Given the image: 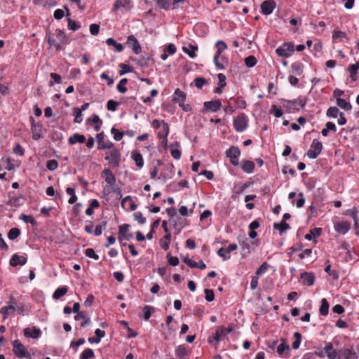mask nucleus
<instances>
[{
    "mask_svg": "<svg viewBox=\"0 0 359 359\" xmlns=\"http://www.w3.org/2000/svg\"><path fill=\"white\" fill-rule=\"evenodd\" d=\"M57 37L58 39V42H56L55 40L53 39V35L51 32L49 31L48 29L46 30V37H47V41L48 45L52 47L54 46L56 48L57 50H60L62 48V45L65 43V41L66 39V35L65 33L60 29L57 30Z\"/></svg>",
    "mask_w": 359,
    "mask_h": 359,
    "instance_id": "f257e3e1",
    "label": "nucleus"
},
{
    "mask_svg": "<svg viewBox=\"0 0 359 359\" xmlns=\"http://www.w3.org/2000/svg\"><path fill=\"white\" fill-rule=\"evenodd\" d=\"M12 345L13 352L15 356L19 358L32 359V355L27 351L26 347L19 340H14Z\"/></svg>",
    "mask_w": 359,
    "mask_h": 359,
    "instance_id": "f03ea898",
    "label": "nucleus"
},
{
    "mask_svg": "<svg viewBox=\"0 0 359 359\" xmlns=\"http://www.w3.org/2000/svg\"><path fill=\"white\" fill-rule=\"evenodd\" d=\"M72 309L74 313H76V315L74 316V319L76 320H80V318H83V321H81V327H84L87 326L88 325H89L90 322V319L89 317H88L86 315L85 312L79 311L80 304L79 302L74 303L73 305V308Z\"/></svg>",
    "mask_w": 359,
    "mask_h": 359,
    "instance_id": "7ed1b4c3",
    "label": "nucleus"
},
{
    "mask_svg": "<svg viewBox=\"0 0 359 359\" xmlns=\"http://www.w3.org/2000/svg\"><path fill=\"white\" fill-rule=\"evenodd\" d=\"M105 160L114 168H118L120 165L121 153L118 149H113L109 155L105 156Z\"/></svg>",
    "mask_w": 359,
    "mask_h": 359,
    "instance_id": "20e7f679",
    "label": "nucleus"
},
{
    "mask_svg": "<svg viewBox=\"0 0 359 359\" xmlns=\"http://www.w3.org/2000/svg\"><path fill=\"white\" fill-rule=\"evenodd\" d=\"M323 149V144L317 140H313L311 149L307 151L306 155L310 158H316Z\"/></svg>",
    "mask_w": 359,
    "mask_h": 359,
    "instance_id": "39448f33",
    "label": "nucleus"
},
{
    "mask_svg": "<svg viewBox=\"0 0 359 359\" xmlns=\"http://www.w3.org/2000/svg\"><path fill=\"white\" fill-rule=\"evenodd\" d=\"M233 126L237 132H243L248 126L246 116L244 114L238 115L233 121Z\"/></svg>",
    "mask_w": 359,
    "mask_h": 359,
    "instance_id": "423d86ee",
    "label": "nucleus"
},
{
    "mask_svg": "<svg viewBox=\"0 0 359 359\" xmlns=\"http://www.w3.org/2000/svg\"><path fill=\"white\" fill-rule=\"evenodd\" d=\"M203 107L204 109L202 110V112H204L205 111L216 112L221 109L222 104L219 100H215L212 101L205 102Z\"/></svg>",
    "mask_w": 359,
    "mask_h": 359,
    "instance_id": "0eeeda50",
    "label": "nucleus"
},
{
    "mask_svg": "<svg viewBox=\"0 0 359 359\" xmlns=\"http://www.w3.org/2000/svg\"><path fill=\"white\" fill-rule=\"evenodd\" d=\"M276 6V4L273 0H266L261 4V11L264 15H268L273 13Z\"/></svg>",
    "mask_w": 359,
    "mask_h": 359,
    "instance_id": "6e6552de",
    "label": "nucleus"
},
{
    "mask_svg": "<svg viewBox=\"0 0 359 359\" xmlns=\"http://www.w3.org/2000/svg\"><path fill=\"white\" fill-rule=\"evenodd\" d=\"M126 44L133 49L135 54H140L142 52V47L133 35L128 36Z\"/></svg>",
    "mask_w": 359,
    "mask_h": 359,
    "instance_id": "1a4fd4ad",
    "label": "nucleus"
},
{
    "mask_svg": "<svg viewBox=\"0 0 359 359\" xmlns=\"http://www.w3.org/2000/svg\"><path fill=\"white\" fill-rule=\"evenodd\" d=\"M334 230L340 233L345 234L351 228V224L348 222H337L334 224Z\"/></svg>",
    "mask_w": 359,
    "mask_h": 359,
    "instance_id": "9d476101",
    "label": "nucleus"
},
{
    "mask_svg": "<svg viewBox=\"0 0 359 359\" xmlns=\"http://www.w3.org/2000/svg\"><path fill=\"white\" fill-rule=\"evenodd\" d=\"M104 135L103 132L98 133L96 136L97 142H98V149H112L114 147V144L111 142H107V143H104Z\"/></svg>",
    "mask_w": 359,
    "mask_h": 359,
    "instance_id": "9b49d317",
    "label": "nucleus"
},
{
    "mask_svg": "<svg viewBox=\"0 0 359 359\" xmlns=\"http://www.w3.org/2000/svg\"><path fill=\"white\" fill-rule=\"evenodd\" d=\"M15 302L13 301V298H11L10 304L7 306L3 307L0 312L3 314V318L5 320L11 313H13L15 311Z\"/></svg>",
    "mask_w": 359,
    "mask_h": 359,
    "instance_id": "f8f14e48",
    "label": "nucleus"
},
{
    "mask_svg": "<svg viewBox=\"0 0 359 359\" xmlns=\"http://www.w3.org/2000/svg\"><path fill=\"white\" fill-rule=\"evenodd\" d=\"M30 121L32 122V138L34 140H38L41 137V126L39 124H35L34 119L32 116L30 117Z\"/></svg>",
    "mask_w": 359,
    "mask_h": 359,
    "instance_id": "ddd939ff",
    "label": "nucleus"
},
{
    "mask_svg": "<svg viewBox=\"0 0 359 359\" xmlns=\"http://www.w3.org/2000/svg\"><path fill=\"white\" fill-rule=\"evenodd\" d=\"M324 350L328 359H336L337 358V351L334 349L333 345L331 342H327L325 344Z\"/></svg>",
    "mask_w": 359,
    "mask_h": 359,
    "instance_id": "4468645a",
    "label": "nucleus"
},
{
    "mask_svg": "<svg viewBox=\"0 0 359 359\" xmlns=\"http://www.w3.org/2000/svg\"><path fill=\"white\" fill-rule=\"evenodd\" d=\"M254 242L250 243L248 239H245L241 242H240V246L241 248L242 256L245 257L248 255H249L252 250L251 245H253Z\"/></svg>",
    "mask_w": 359,
    "mask_h": 359,
    "instance_id": "2eb2a0df",
    "label": "nucleus"
},
{
    "mask_svg": "<svg viewBox=\"0 0 359 359\" xmlns=\"http://www.w3.org/2000/svg\"><path fill=\"white\" fill-rule=\"evenodd\" d=\"M300 277L303 280L304 284H306L308 286L313 285L316 280L315 275L310 272H304L301 273Z\"/></svg>",
    "mask_w": 359,
    "mask_h": 359,
    "instance_id": "dca6fc26",
    "label": "nucleus"
},
{
    "mask_svg": "<svg viewBox=\"0 0 359 359\" xmlns=\"http://www.w3.org/2000/svg\"><path fill=\"white\" fill-rule=\"evenodd\" d=\"M41 333V330L36 327H34L32 329L27 327L24 330V335L26 337H30L32 339L39 338Z\"/></svg>",
    "mask_w": 359,
    "mask_h": 359,
    "instance_id": "f3484780",
    "label": "nucleus"
},
{
    "mask_svg": "<svg viewBox=\"0 0 359 359\" xmlns=\"http://www.w3.org/2000/svg\"><path fill=\"white\" fill-rule=\"evenodd\" d=\"M27 262V258L24 256H20L17 254H15L12 256L10 260V264L12 266H16L18 264L24 265Z\"/></svg>",
    "mask_w": 359,
    "mask_h": 359,
    "instance_id": "a211bd4d",
    "label": "nucleus"
},
{
    "mask_svg": "<svg viewBox=\"0 0 359 359\" xmlns=\"http://www.w3.org/2000/svg\"><path fill=\"white\" fill-rule=\"evenodd\" d=\"M354 355L353 351L349 348H342L338 351L336 359H351Z\"/></svg>",
    "mask_w": 359,
    "mask_h": 359,
    "instance_id": "6ab92c4d",
    "label": "nucleus"
},
{
    "mask_svg": "<svg viewBox=\"0 0 359 359\" xmlns=\"http://www.w3.org/2000/svg\"><path fill=\"white\" fill-rule=\"evenodd\" d=\"M185 221L186 220L184 219H182L180 217H178L176 219L173 220V227L175 230V234H179L185 226Z\"/></svg>",
    "mask_w": 359,
    "mask_h": 359,
    "instance_id": "aec40b11",
    "label": "nucleus"
},
{
    "mask_svg": "<svg viewBox=\"0 0 359 359\" xmlns=\"http://www.w3.org/2000/svg\"><path fill=\"white\" fill-rule=\"evenodd\" d=\"M173 100L176 102H178L179 104H181L186 100V93L182 91L180 89L177 88L174 93Z\"/></svg>",
    "mask_w": 359,
    "mask_h": 359,
    "instance_id": "412c9836",
    "label": "nucleus"
},
{
    "mask_svg": "<svg viewBox=\"0 0 359 359\" xmlns=\"http://www.w3.org/2000/svg\"><path fill=\"white\" fill-rule=\"evenodd\" d=\"M132 158L135 161L137 167L142 168L144 165V161L142 154L137 151H133L131 154Z\"/></svg>",
    "mask_w": 359,
    "mask_h": 359,
    "instance_id": "4be33fe9",
    "label": "nucleus"
},
{
    "mask_svg": "<svg viewBox=\"0 0 359 359\" xmlns=\"http://www.w3.org/2000/svg\"><path fill=\"white\" fill-rule=\"evenodd\" d=\"M242 170L246 173H251L255 169V163L251 161H243L241 163Z\"/></svg>",
    "mask_w": 359,
    "mask_h": 359,
    "instance_id": "5701e85b",
    "label": "nucleus"
},
{
    "mask_svg": "<svg viewBox=\"0 0 359 359\" xmlns=\"http://www.w3.org/2000/svg\"><path fill=\"white\" fill-rule=\"evenodd\" d=\"M170 241H171V234H170V233H168V234H165L160 240L159 244L163 250H167L169 248Z\"/></svg>",
    "mask_w": 359,
    "mask_h": 359,
    "instance_id": "b1692460",
    "label": "nucleus"
},
{
    "mask_svg": "<svg viewBox=\"0 0 359 359\" xmlns=\"http://www.w3.org/2000/svg\"><path fill=\"white\" fill-rule=\"evenodd\" d=\"M86 141V137L83 135L75 133L69 138V142L71 144H74L76 142L83 143Z\"/></svg>",
    "mask_w": 359,
    "mask_h": 359,
    "instance_id": "393cba45",
    "label": "nucleus"
},
{
    "mask_svg": "<svg viewBox=\"0 0 359 359\" xmlns=\"http://www.w3.org/2000/svg\"><path fill=\"white\" fill-rule=\"evenodd\" d=\"M359 69V62H355L353 65H350L348 67V71L350 72V76L352 80L355 81L357 79V72Z\"/></svg>",
    "mask_w": 359,
    "mask_h": 359,
    "instance_id": "a878e982",
    "label": "nucleus"
},
{
    "mask_svg": "<svg viewBox=\"0 0 359 359\" xmlns=\"http://www.w3.org/2000/svg\"><path fill=\"white\" fill-rule=\"evenodd\" d=\"M103 174L106 176L105 181L108 184L112 185L114 184L116 178L112 172L109 169H104L103 171Z\"/></svg>",
    "mask_w": 359,
    "mask_h": 359,
    "instance_id": "bb28decb",
    "label": "nucleus"
},
{
    "mask_svg": "<svg viewBox=\"0 0 359 359\" xmlns=\"http://www.w3.org/2000/svg\"><path fill=\"white\" fill-rule=\"evenodd\" d=\"M284 102H285V104H283V107L287 108L288 109V111H292L299 109L297 107V100H285Z\"/></svg>",
    "mask_w": 359,
    "mask_h": 359,
    "instance_id": "cd10ccee",
    "label": "nucleus"
},
{
    "mask_svg": "<svg viewBox=\"0 0 359 359\" xmlns=\"http://www.w3.org/2000/svg\"><path fill=\"white\" fill-rule=\"evenodd\" d=\"M241 154V151L238 147L235 146H231L229 149L226 151V156L230 158V157L239 156Z\"/></svg>",
    "mask_w": 359,
    "mask_h": 359,
    "instance_id": "c85d7f7f",
    "label": "nucleus"
},
{
    "mask_svg": "<svg viewBox=\"0 0 359 359\" xmlns=\"http://www.w3.org/2000/svg\"><path fill=\"white\" fill-rule=\"evenodd\" d=\"M337 104L344 110L350 111L352 109V106L350 102L340 97L337 98Z\"/></svg>",
    "mask_w": 359,
    "mask_h": 359,
    "instance_id": "c756f323",
    "label": "nucleus"
},
{
    "mask_svg": "<svg viewBox=\"0 0 359 359\" xmlns=\"http://www.w3.org/2000/svg\"><path fill=\"white\" fill-rule=\"evenodd\" d=\"M321 229L314 228L310 230L309 233L305 235V238L308 241H311L312 238H316L320 235Z\"/></svg>",
    "mask_w": 359,
    "mask_h": 359,
    "instance_id": "7c9ffc66",
    "label": "nucleus"
},
{
    "mask_svg": "<svg viewBox=\"0 0 359 359\" xmlns=\"http://www.w3.org/2000/svg\"><path fill=\"white\" fill-rule=\"evenodd\" d=\"M182 50L184 53L188 54L190 57L194 58L196 56L195 50H198V47L196 46L189 44V48L183 46Z\"/></svg>",
    "mask_w": 359,
    "mask_h": 359,
    "instance_id": "2f4dec72",
    "label": "nucleus"
},
{
    "mask_svg": "<svg viewBox=\"0 0 359 359\" xmlns=\"http://www.w3.org/2000/svg\"><path fill=\"white\" fill-rule=\"evenodd\" d=\"M68 292V289L67 287H58L53 293V298L55 299H58L60 297L65 296Z\"/></svg>",
    "mask_w": 359,
    "mask_h": 359,
    "instance_id": "473e14b6",
    "label": "nucleus"
},
{
    "mask_svg": "<svg viewBox=\"0 0 359 359\" xmlns=\"http://www.w3.org/2000/svg\"><path fill=\"white\" fill-rule=\"evenodd\" d=\"M273 228L279 231L280 234H282L284 231L290 228V226L285 221H282L280 223H274Z\"/></svg>",
    "mask_w": 359,
    "mask_h": 359,
    "instance_id": "72a5a7b5",
    "label": "nucleus"
},
{
    "mask_svg": "<svg viewBox=\"0 0 359 359\" xmlns=\"http://www.w3.org/2000/svg\"><path fill=\"white\" fill-rule=\"evenodd\" d=\"M130 4V0H116L114 4L113 11H117L121 8H124Z\"/></svg>",
    "mask_w": 359,
    "mask_h": 359,
    "instance_id": "f704fd0d",
    "label": "nucleus"
},
{
    "mask_svg": "<svg viewBox=\"0 0 359 359\" xmlns=\"http://www.w3.org/2000/svg\"><path fill=\"white\" fill-rule=\"evenodd\" d=\"M291 72L294 74L300 75L303 72V65L301 62L292 64Z\"/></svg>",
    "mask_w": 359,
    "mask_h": 359,
    "instance_id": "c9c22d12",
    "label": "nucleus"
},
{
    "mask_svg": "<svg viewBox=\"0 0 359 359\" xmlns=\"http://www.w3.org/2000/svg\"><path fill=\"white\" fill-rule=\"evenodd\" d=\"M320 313L322 316H327L329 311V304L326 299L323 298L321 300V305L320 307Z\"/></svg>",
    "mask_w": 359,
    "mask_h": 359,
    "instance_id": "e433bc0d",
    "label": "nucleus"
},
{
    "mask_svg": "<svg viewBox=\"0 0 359 359\" xmlns=\"http://www.w3.org/2000/svg\"><path fill=\"white\" fill-rule=\"evenodd\" d=\"M175 354L179 359H183L187 355V351L184 346L180 345L176 348Z\"/></svg>",
    "mask_w": 359,
    "mask_h": 359,
    "instance_id": "4c0bfd02",
    "label": "nucleus"
},
{
    "mask_svg": "<svg viewBox=\"0 0 359 359\" xmlns=\"http://www.w3.org/2000/svg\"><path fill=\"white\" fill-rule=\"evenodd\" d=\"M130 225L125 224L119 226L118 230V240L123 241V238L128 233Z\"/></svg>",
    "mask_w": 359,
    "mask_h": 359,
    "instance_id": "58836bf2",
    "label": "nucleus"
},
{
    "mask_svg": "<svg viewBox=\"0 0 359 359\" xmlns=\"http://www.w3.org/2000/svg\"><path fill=\"white\" fill-rule=\"evenodd\" d=\"M276 53L281 57H288L290 56L289 51L285 47H283V43L276 50Z\"/></svg>",
    "mask_w": 359,
    "mask_h": 359,
    "instance_id": "ea45409f",
    "label": "nucleus"
},
{
    "mask_svg": "<svg viewBox=\"0 0 359 359\" xmlns=\"http://www.w3.org/2000/svg\"><path fill=\"white\" fill-rule=\"evenodd\" d=\"M282 343L277 348V353L281 355L285 351L290 350V346L286 344V340L285 339H281Z\"/></svg>",
    "mask_w": 359,
    "mask_h": 359,
    "instance_id": "a19ab883",
    "label": "nucleus"
},
{
    "mask_svg": "<svg viewBox=\"0 0 359 359\" xmlns=\"http://www.w3.org/2000/svg\"><path fill=\"white\" fill-rule=\"evenodd\" d=\"M341 112L339 111V109L336 107H330V108H328V109L327 110V116L328 117H332V118H337L338 116V115L339 116V114Z\"/></svg>",
    "mask_w": 359,
    "mask_h": 359,
    "instance_id": "79ce46f5",
    "label": "nucleus"
},
{
    "mask_svg": "<svg viewBox=\"0 0 359 359\" xmlns=\"http://www.w3.org/2000/svg\"><path fill=\"white\" fill-rule=\"evenodd\" d=\"M95 356L94 351L91 348L85 349L80 355V359H90Z\"/></svg>",
    "mask_w": 359,
    "mask_h": 359,
    "instance_id": "37998d69",
    "label": "nucleus"
},
{
    "mask_svg": "<svg viewBox=\"0 0 359 359\" xmlns=\"http://www.w3.org/2000/svg\"><path fill=\"white\" fill-rule=\"evenodd\" d=\"M215 46L217 48V51L216 53V55H220L221 53H222V51H224V50H226L227 48L226 43L222 40L218 41L216 43Z\"/></svg>",
    "mask_w": 359,
    "mask_h": 359,
    "instance_id": "c03bdc74",
    "label": "nucleus"
},
{
    "mask_svg": "<svg viewBox=\"0 0 359 359\" xmlns=\"http://www.w3.org/2000/svg\"><path fill=\"white\" fill-rule=\"evenodd\" d=\"M225 337L224 331L222 330V326L217 328L215 334L212 336V339L217 341H221Z\"/></svg>",
    "mask_w": 359,
    "mask_h": 359,
    "instance_id": "a18cd8bd",
    "label": "nucleus"
},
{
    "mask_svg": "<svg viewBox=\"0 0 359 359\" xmlns=\"http://www.w3.org/2000/svg\"><path fill=\"white\" fill-rule=\"evenodd\" d=\"M20 219L23 220L26 223L32 224V225H33V226H36L37 224L36 221L34 219V218L32 216L22 214L20 216Z\"/></svg>",
    "mask_w": 359,
    "mask_h": 359,
    "instance_id": "49530a36",
    "label": "nucleus"
},
{
    "mask_svg": "<svg viewBox=\"0 0 359 359\" xmlns=\"http://www.w3.org/2000/svg\"><path fill=\"white\" fill-rule=\"evenodd\" d=\"M74 115L75 116L74 118V123H80L82 121V111L79 108L74 107L73 108Z\"/></svg>",
    "mask_w": 359,
    "mask_h": 359,
    "instance_id": "de8ad7c7",
    "label": "nucleus"
},
{
    "mask_svg": "<svg viewBox=\"0 0 359 359\" xmlns=\"http://www.w3.org/2000/svg\"><path fill=\"white\" fill-rule=\"evenodd\" d=\"M20 234V230L18 229V228H12L8 233V237L9 239L11 240H14L15 238H17Z\"/></svg>",
    "mask_w": 359,
    "mask_h": 359,
    "instance_id": "09e8293b",
    "label": "nucleus"
},
{
    "mask_svg": "<svg viewBox=\"0 0 359 359\" xmlns=\"http://www.w3.org/2000/svg\"><path fill=\"white\" fill-rule=\"evenodd\" d=\"M128 83V79L124 78L122 79L118 84L117 85V90L121 93H125L127 91V88L126 87V84Z\"/></svg>",
    "mask_w": 359,
    "mask_h": 359,
    "instance_id": "8fccbe9b",
    "label": "nucleus"
},
{
    "mask_svg": "<svg viewBox=\"0 0 359 359\" xmlns=\"http://www.w3.org/2000/svg\"><path fill=\"white\" fill-rule=\"evenodd\" d=\"M346 215L351 216L353 217L354 222L355 223V226H358V219L357 217V210L356 208H353L350 210H347L345 213Z\"/></svg>",
    "mask_w": 359,
    "mask_h": 359,
    "instance_id": "3c124183",
    "label": "nucleus"
},
{
    "mask_svg": "<svg viewBox=\"0 0 359 359\" xmlns=\"http://www.w3.org/2000/svg\"><path fill=\"white\" fill-rule=\"evenodd\" d=\"M120 67H121V70L119 71V74L120 75H123L126 73H128V72H132L133 71V67H131L130 65H126V64H120Z\"/></svg>",
    "mask_w": 359,
    "mask_h": 359,
    "instance_id": "603ef678",
    "label": "nucleus"
},
{
    "mask_svg": "<svg viewBox=\"0 0 359 359\" xmlns=\"http://www.w3.org/2000/svg\"><path fill=\"white\" fill-rule=\"evenodd\" d=\"M257 63V59L253 55H250L245 59V64L248 67H253Z\"/></svg>",
    "mask_w": 359,
    "mask_h": 359,
    "instance_id": "864d4df0",
    "label": "nucleus"
},
{
    "mask_svg": "<svg viewBox=\"0 0 359 359\" xmlns=\"http://www.w3.org/2000/svg\"><path fill=\"white\" fill-rule=\"evenodd\" d=\"M294 337L295 340L292 343V348L294 349H297L299 347L301 339H302V334L299 332H294Z\"/></svg>",
    "mask_w": 359,
    "mask_h": 359,
    "instance_id": "5fc2aeb1",
    "label": "nucleus"
},
{
    "mask_svg": "<svg viewBox=\"0 0 359 359\" xmlns=\"http://www.w3.org/2000/svg\"><path fill=\"white\" fill-rule=\"evenodd\" d=\"M58 167V163L56 160H49L46 163V168L50 171L55 170Z\"/></svg>",
    "mask_w": 359,
    "mask_h": 359,
    "instance_id": "6e6d98bb",
    "label": "nucleus"
},
{
    "mask_svg": "<svg viewBox=\"0 0 359 359\" xmlns=\"http://www.w3.org/2000/svg\"><path fill=\"white\" fill-rule=\"evenodd\" d=\"M111 133L114 134V139L116 141H120L123 137L124 136L125 133L124 132H119L117 129L115 128H112L111 129Z\"/></svg>",
    "mask_w": 359,
    "mask_h": 359,
    "instance_id": "4d7b16f0",
    "label": "nucleus"
},
{
    "mask_svg": "<svg viewBox=\"0 0 359 359\" xmlns=\"http://www.w3.org/2000/svg\"><path fill=\"white\" fill-rule=\"evenodd\" d=\"M158 4V6L166 11L169 10L170 7V2L169 0H155Z\"/></svg>",
    "mask_w": 359,
    "mask_h": 359,
    "instance_id": "13d9d810",
    "label": "nucleus"
},
{
    "mask_svg": "<svg viewBox=\"0 0 359 359\" xmlns=\"http://www.w3.org/2000/svg\"><path fill=\"white\" fill-rule=\"evenodd\" d=\"M154 310V309L150 306H144L142 309L143 311V316L145 320H149L151 315V311Z\"/></svg>",
    "mask_w": 359,
    "mask_h": 359,
    "instance_id": "bf43d9fd",
    "label": "nucleus"
},
{
    "mask_svg": "<svg viewBox=\"0 0 359 359\" xmlns=\"http://www.w3.org/2000/svg\"><path fill=\"white\" fill-rule=\"evenodd\" d=\"M205 300L208 302H211L215 299V293L212 290L205 289Z\"/></svg>",
    "mask_w": 359,
    "mask_h": 359,
    "instance_id": "052dcab7",
    "label": "nucleus"
},
{
    "mask_svg": "<svg viewBox=\"0 0 359 359\" xmlns=\"http://www.w3.org/2000/svg\"><path fill=\"white\" fill-rule=\"evenodd\" d=\"M194 83L198 88H202V87L207 84L208 81L203 77H197L194 79Z\"/></svg>",
    "mask_w": 359,
    "mask_h": 359,
    "instance_id": "680f3d73",
    "label": "nucleus"
},
{
    "mask_svg": "<svg viewBox=\"0 0 359 359\" xmlns=\"http://www.w3.org/2000/svg\"><path fill=\"white\" fill-rule=\"evenodd\" d=\"M269 264L266 262H264L256 271L255 275L259 276V275L264 273L269 269Z\"/></svg>",
    "mask_w": 359,
    "mask_h": 359,
    "instance_id": "e2e57ef3",
    "label": "nucleus"
},
{
    "mask_svg": "<svg viewBox=\"0 0 359 359\" xmlns=\"http://www.w3.org/2000/svg\"><path fill=\"white\" fill-rule=\"evenodd\" d=\"M67 26L68 28L71 30L76 31L79 29L80 26L77 24V22L71 18L67 19Z\"/></svg>",
    "mask_w": 359,
    "mask_h": 359,
    "instance_id": "0e129e2a",
    "label": "nucleus"
},
{
    "mask_svg": "<svg viewBox=\"0 0 359 359\" xmlns=\"http://www.w3.org/2000/svg\"><path fill=\"white\" fill-rule=\"evenodd\" d=\"M167 258L171 266H175L179 264V259L177 257H172L170 253L167 254Z\"/></svg>",
    "mask_w": 359,
    "mask_h": 359,
    "instance_id": "69168bd1",
    "label": "nucleus"
},
{
    "mask_svg": "<svg viewBox=\"0 0 359 359\" xmlns=\"http://www.w3.org/2000/svg\"><path fill=\"white\" fill-rule=\"evenodd\" d=\"M85 255L90 258L94 259L95 260H97L99 259V256L95 254L93 248L86 249L85 251Z\"/></svg>",
    "mask_w": 359,
    "mask_h": 359,
    "instance_id": "338daca9",
    "label": "nucleus"
},
{
    "mask_svg": "<svg viewBox=\"0 0 359 359\" xmlns=\"http://www.w3.org/2000/svg\"><path fill=\"white\" fill-rule=\"evenodd\" d=\"M150 60L151 57L149 55L147 57L143 56L142 58L137 60V65L141 67L147 66Z\"/></svg>",
    "mask_w": 359,
    "mask_h": 359,
    "instance_id": "774afa93",
    "label": "nucleus"
}]
</instances>
